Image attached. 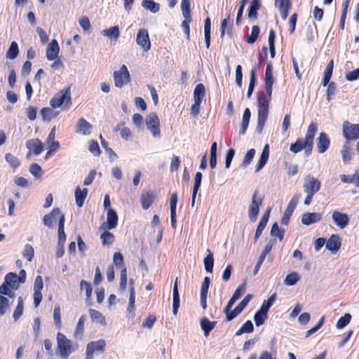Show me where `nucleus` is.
<instances>
[{
    "mask_svg": "<svg viewBox=\"0 0 359 359\" xmlns=\"http://www.w3.org/2000/svg\"><path fill=\"white\" fill-rule=\"evenodd\" d=\"M321 187L320 180L311 175H307L304 179L303 189L306 194L304 199V205H309L311 204L313 196L316 194Z\"/></svg>",
    "mask_w": 359,
    "mask_h": 359,
    "instance_id": "1",
    "label": "nucleus"
},
{
    "mask_svg": "<svg viewBox=\"0 0 359 359\" xmlns=\"http://www.w3.org/2000/svg\"><path fill=\"white\" fill-rule=\"evenodd\" d=\"M57 346L58 354L62 359H67L75 350L72 341L60 332L57 334Z\"/></svg>",
    "mask_w": 359,
    "mask_h": 359,
    "instance_id": "2",
    "label": "nucleus"
},
{
    "mask_svg": "<svg viewBox=\"0 0 359 359\" xmlns=\"http://www.w3.org/2000/svg\"><path fill=\"white\" fill-rule=\"evenodd\" d=\"M342 135L348 142L358 140L359 138V124L345 121L342 125Z\"/></svg>",
    "mask_w": 359,
    "mask_h": 359,
    "instance_id": "3",
    "label": "nucleus"
},
{
    "mask_svg": "<svg viewBox=\"0 0 359 359\" xmlns=\"http://www.w3.org/2000/svg\"><path fill=\"white\" fill-rule=\"evenodd\" d=\"M114 85L117 88H122L130 81V72L127 67L123 65L119 70L115 71L113 74Z\"/></svg>",
    "mask_w": 359,
    "mask_h": 359,
    "instance_id": "4",
    "label": "nucleus"
},
{
    "mask_svg": "<svg viewBox=\"0 0 359 359\" xmlns=\"http://www.w3.org/2000/svg\"><path fill=\"white\" fill-rule=\"evenodd\" d=\"M70 102V88H67L55 95L54 97L50 100V104L53 108H57L64 104H69Z\"/></svg>",
    "mask_w": 359,
    "mask_h": 359,
    "instance_id": "5",
    "label": "nucleus"
},
{
    "mask_svg": "<svg viewBox=\"0 0 359 359\" xmlns=\"http://www.w3.org/2000/svg\"><path fill=\"white\" fill-rule=\"evenodd\" d=\"M146 126L154 138H160V120L156 113H150L147 116Z\"/></svg>",
    "mask_w": 359,
    "mask_h": 359,
    "instance_id": "6",
    "label": "nucleus"
},
{
    "mask_svg": "<svg viewBox=\"0 0 359 359\" xmlns=\"http://www.w3.org/2000/svg\"><path fill=\"white\" fill-rule=\"evenodd\" d=\"M262 201L263 197L259 196L257 191H255L248 210V215L251 221L255 222L257 219L259 212V206L262 205Z\"/></svg>",
    "mask_w": 359,
    "mask_h": 359,
    "instance_id": "7",
    "label": "nucleus"
},
{
    "mask_svg": "<svg viewBox=\"0 0 359 359\" xmlns=\"http://www.w3.org/2000/svg\"><path fill=\"white\" fill-rule=\"evenodd\" d=\"M105 346L106 342L104 339L90 341L86 346V357L85 359H93L94 353L96 351H103Z\"/></svg>",
    "mask_w": 359,
    "mask_h": 359,
    "instance_id": "8",
    "label": "nucleus"
},
{
    "mask_svg": "<svg viewBox=\"0 0 359 359\" xmlns=\"http://www.w3.org/2000/svg\"><path fill=\"white\" fill-rule=\"evenodd\" d=\"M137 43L140 46L144 51H148L151 48L148 31L141 29L138 31L136 38Z\"/></svg>",
    "mask_w": 359,
    "mask_h": 359,
    "instance_id": "9",
    "label": "nucleus"
},
{
    "mask_svg": "<svg viewBox=\"0 0 359 359\" xmlns=\"http://www.w3.org/2000/svg\"><path fill=\"white\" fill-rule=\"evenodd\" d=\"M332 219L334 224L339 229H344L349 222V217L347 214L334 210L332 215Z\"/></svg>",
    "mask_w": 359,
    "mask_h": 359,
    "instance_id": "10",
    "label": "nucleus"
},
{
    "mask_svg": "<svg viewBox=\"0 0 359 359\" xmlns=\"http://www.w3.org/2000/svg\"><path fill=\"white\" fill-rule=\"evenodd\" d=\"M299 196L297 195H295L292 197L287 205L283 217L281 218V224L287 225L288 224L290 218L297 206Z\"/></svg>",
    "mask_w": 359,
    "mask_h": 359,
    "instance_id": "11",
    "label": "nucleus"
},
{
    "mask_svg": "<svg viewBox=\"0 0 359 359\" xmlns=\"http://www.w3.org/2000/svg\"><path fill=\"white\" fill-rule=\"evenodd\" d=\"M118 224V215L115 210L109 208L107 213V222L102 224L101 229H113L116 227Z\"/></svg>",
    "mask_w": 359,
    "mask_h": 359,
    "instance_id": "12",
    "label": "nucleus"
},
{
    "mask_svg": "<svg viewBox=\"0 0 359 359\" xmlns=\"http://www.w3.org/2000/svg\"><path fill=\"white\" fill-rule=\"evenodd\" d=\"M316 131H317L316 124L314 123H311L309 126L305 138L303 139L304 142L306 143V145H307V147H309V154H311L312 147H313V138H314Z\"/></svg>",
    "mask_w": 359,
    "mask_h": 359,
    "instance_id": "13",
    "label": "nucleus"
},
{
    "mask_svg": "<svg viewBox=\"0 0 359 359\" xmlns=\"http://www.w3.org/2000/svg\"><path fill=\"white\" fill-rule=\"evenodd\" d=\"M93 129V126L85 118H81L77 123L75 132L84 136L89 135Z\"/></svg>",
    "mask_w": 359,
    "mask_h": 359,
    "instance_id": "14",
    "label": "nucleus"
},
{
    "mask_svg": "<svg viewBox=\"0 0 359 359\" xmlns=\"http://www.w3.org/2000/svg\"><path fill=\"white\" fill-rule=\"evenodd\" d=\"M60 47L57 41L55 39L51 41L48 43L46 49V57L48 60H54L57 57L59 54Z\"/></svg>",
    "mask_w": 359,
    "mask_h": 359,
    "instance_id": "15",
    "label": "nucleus"
},
{
    "mask_svg": "<svg viewBox=\"0 0 359 359\" xmlns=\"http://www.w3.org/2000/svg\"><path fill=\"white\" fill-rule=\"evenodd\" d=\"M321 218V214L319 212H306L302 215L301 221L303 224L309 226L319 222Z\"/></svg>",
    "mask_w": 359,
    "mask_h": 359,
    "instance_id": "16",
    "label": "nucleus"
},
{
    "mask_svg": "<svg viewBox=\"0 0 359 359\" xmlns=\"http://www.w3.org/2000/svg\"><path fill=\"white\" fill-rule=\"evenodd\" d=\"M275 6L278 8L283 20H286L291 8L290 0H275Z\"/></svg>",
    "mask_w": 359,
    "mask_h": 359,
    "instance_id": "17",
    "label": "nucleus"
},
{
    "mask_svg": "<svg viewBox=\"0 0 359 359\" xmlns=\"http://www.w3.org/2000/svg\"><path fill=\"white\" fill-rule=\"evenodd\" d=\"M269 115V110L258 109L257 123L255 131L259 135L262 133Z\"/></svg>",
    "mask_w": 359,
    "mask_h": 359,
    "instance_id": "18",
    "label": "nucleus"
},
{
    "mask_svg": "<svg viewBox=\"0 0 359 359\" xmlns=\"http://www.w3.org/2000/svg\"><path fill=\"white\" fill-rule=\"evenodd\" d=\"M27 148L29 151H32L33 154L36 156L39 155L43 151V144L39 139H33L27 141Z\"/></svg>",
    "mask_w": 359,
    "mask_h": 359,
    "instance_id": "19",
    "label": "nucleus"
},
{
    "mask_svg": "<svg viewBox=\"0 0 359 359\" xmlns=\"http://www.w3.org/2000/svg\"><path fill=\"white\" fill-rule=\"evenodd\" d=\"M341 247L340 238L337 235H332L326 243V248L335 254Z\"/></svg>",
    "mask_w": 359,
    "mask_h": 359,
    "instance_id": "20",
    "label": "nucleus"
},
{
    "mask_svg": "<svg viewBox=\"0 0 359 359\" xmlns=\"http://www.w3.org/2000/svg\"><path fill=\"white\" fill-rule=\"evenodd\" d=\"M269 215H270V209H269L264 214V215L261 218V220L259 222V224L257 227L255 234V238H254L255 242H256L258 240L259 237L261 236L263 230L264 229V228L269 221Z\"/></svg>",
    "mask_w": 359,
    "mask_h": 359,
    "instance_id": "21",
    "label": "nucleus"
},
{
    "mask_svg": "<svg viewBox=\"0 0 359 359\" xmlns=\"http://www.w3.org/2000/svg\"><path fill=\"white\" fill-rule=\"evenodd\" d=\"M330 140L327 135L324 133H320L318 138L317 149L320 154H323L330 146Z\"/></svg>",
    "mask_w": 359,
    "mask_h": 359,
    "instance_id": "22",
    "label": "nucleus"
},
{
    "mask_svg": "<svg viewBox=\"0 0 359 359\" xmlns=\"http://www.w3.org/2000/svg\"><path fill=\"white\" fill-rule=\"evenodd\" d=\"M341 154L344 163H347L352 159L353 152L350 142L346 141L344 142L342 146Z\"/></svg>",
    "mask_w": 359,
    "mask_h": 359,
    "instance_id": "23",
    "label": "nucleus"
},
{
    "mask_svg": "<svg viewBox=\"0 0 359 359\" xmlns=\"http://www.w3.org/2000/svg\"><path fill=\"white\" fill-rule=\"evenodd\" d=\"M88 193V190L86 188H84L83 189H81L79 187L76 188L74 195L76 204L79 208L83 206L85 200L87 197Z\"/></svg>",
    "mask_w": 359,
    "mask_h": 359,
    "instance_id": "24",
    "label": "nucleus"
},
{
    "mask_svg": "<svg viewBox=\"0 0 359 359\" xmlns=\"http://www.w3.org/2000/svg\"><path fill=\"white\" fill-rule=\"evenodd\" d=\"M269 156V147L268 144H266L264 147V149L262 150L261 156L257 162V166H256V172H259L260 170H262L265 164L266 163L268 158Z\"/></svg>",
    "mask_w": 359,
    "mask_h": 359,
    "instance_id": "25",
    "label": "nucleus"
},
{
    "mask_svg": "<svg viewBox=\"0 0 359 359\" xmlns=\"http://www.w3.org/2000/svg\"><path fill=\"white\" fill-rule=\"evenodd\" d=\"M251 113L248 108H246L244 110L241 123V128L239 130V134L241 135H243L245 134L246 130L248 129L250 120Z\"/></svg>",
    "mask_w": 359,
    "mask_h": 359,
    "instance_id": "26",
    "label": "nucleus"
},
{
    "mask_svg": "<svg viewBox=\"0 0 359 359\" xmlns=\"http://www.w3.org/2000/svg\"><path fill=\"white\" fill-rule=\"evenodd\" d=\"M55 126H53L51 130L50 131L46 141L48 147H51V150H57L60 147L59 142L55 141Z\"/></svg>",
    "mask_w": 359,
    "mask_h": 359,
    "instance_id": "27",
    "label": "nucleus"
},
{
    "mask_svg": "<svg viewBox=\"0 0 359 359\" xmlns=\"http://www.w3.org/2000/svg\"><path fill=\"white\" fill-rule=\"evenodd\" d=\"M177 280H178V278H176L175 283H174V286H173L172 312H173L174 315L177 314L178 309L180 307V294H179L178 287H177Z\"/></svg>",
    "mask_w": 359,
    "mask_h": 359,
    "instance_id": "28",
    "label": "nucleus"
},
{
    "mask_svg": "<svg viewBox=\"0 0 359 359\" xmlns=\"http://www.w3.org/2000/svg\"><path fill=\"white\" fill-rule=\"evenodd\" d=\"M60 210L58 208H55L52 210L50 214L44 215L43 222L45 226H51V225L56 222V219L54 218L55 216L60 215Z\"/></svg>",
    "mask_w": 359,
    "mask_h": 359,
    "instance_id": "29",
    "label": "nucleus"
},
{
    "mask_svg": "<svg viewBox=\"0 0 359 359\" xmlns=\"http://www.w3.org/2000/svg\"><path fill=\"white\" fill-rule=\"evenodd\" d=\"M200 324H201V329L204 332V335L205 337H208L209 335V333L215 327L216 322L210 321L207 318L203 317V318H201Z\"/></svg>",
    "mask_w": 359,
    "mask_h": 359,
    "instance_id": "30",
    "label": "nucleus"
},
{
    "mask_svg": "<svg viewBox=\"0 0 359 359\" xmlns=\"http://www.w3.org/2000/svg\"><path fill=\"white\" fill-rule=\"evenodd\" d=\"M40 114L44 121H50L58 115V111L50 107H44L41 109Z\"/></svg>",
    "mask_w": 359,
    "mask_h": 359,
    "instance_id": "31",
    "label": "nucleus"
},
{
    "mask_svg": "<svg viewBox=\"0 0 359 359\" xmlns=\"http://www.w3.org/2000/svg\"><path fill=\"white\" fill-rule=\"evenodd\" d=\"M303 149H305L306 155L309 156V147L306 145L303 139H298L295 143L292 144L290 147V150L295 154L302 151Z\"/></svg>",
    "mask_w": 359,
    "mask_h": 359,
    "instance_id": "32",
    "label": "nucleus"
},
{
    "mask_svg": "<svg viewBox=\"0 0 359 359\" xmlns=\"http://www.w3.org/2000/svg\"><path fill=\"white\" fill-rule=\"evenodd\" d=\"M208 255L203 259L204 268L206 272L212 273L214 266V257L212 252L208 249Z\"/></svg>",
    "mask_w": 359,
    "mask_h": 359,
    "instance_id": "33",
    "label": "nucleus"
},
{
    "mask_svg": "<svg viewBox=\"0 0 359 359\" xmlns=\"http://www.w3.org/2000/svg\"><path fill=\"white\" fill-rule=\"evenodd\" d=\"M205 86L202 83H198L196 85L194 90V102H201L202 100L205 97Z\"/></svg>",
    "mask_w": 359,
    "mask_h": 359,
    "instance_id": "34",
    "label": "nucleus"
},
{
    "mask_svg": "<svg viewBox=\"0 0 359 359\" xmlns=\"http://www.w3.org/2000/svg\"><path fill=\"white\" fill-rule=\"evenodd\" d=\"M154 195L152 193L150 192H145L142 193L141 196V203L142 205V208L144 210H147L151 205L152 204L154 199Z\"/></svg>",
    "mask_w": 359,
    "mask_h": 359,
    "instance_id": "35",
    "label": "nucleus"
},
{
    "mask_svg": "<svg viewBox=\"0 0 359 359\" xmlns=\"http://www.w3.org/2000/svg\"><path fill=\"white\" fill-rule=\"evenodd\" d=\"M142 6L152 13L158 12L160 9L159 4L154 2L153 0H143L142 2Z\"/></svg>",
    "mask_w": 359,
    "mask_h": 359,
    "instance_id": "36",
    "label": "nucleus"
},
{
    "mask_svg": "<svg viewBox=\"0 0 359 359\" xmlns=\"http://www.w3.org/2000/svg\"><path fill=\"white\" fill-rule=\"evenodd\" d=\"M104 36L111 38L116 41L120 36L119 29L118 26L112 27L109 29H104L102 32Z\"/></svg>",
    "mask_w": 359,
    "mask_h": 359,
    "instance_id": "37",
    "label": "nucleus"
},
{
    "mask_svg": "<svg viewBox=\"0 0 359 359\" xmlns=\"http://www.w3.org/2000/svg\"><path fill=\"white\" fill-rule=\"evenodd\" d=\"M333 67H334V62H333V60H331L327 64V65L326 67V69L324 73V76H323V86H326L328 85L332 75Z\"/></svg>",
    "mask_w": 359,
    "mask_h": 359,
    "instance_id": "38",
    "label": "nucleus"
},
{
    "mask_svg": "<svg viewBox=\"0 0 359 359\" xmlns=\"http://www.w3.org/2000/svg\"><path fill=\"white\" fill-rule=\"evenodd\" d=\"M88 311L92 321L99 323L102 325L105 324V318L100 311L92 309H90Z\"/></svg>",
    "mask_w": 359,
    "mask_h": 359,
    "instance_id": "39",
    "label": "nucleus"
},
{
    "mask_svg": "<svg viewBox=\"0 0 359 359\" xmlns=\"http://www.w3.org/2000/svg\"><path fill=\"white\" fill-rule=\"evenodd\" d=\"M17 281H18V276L15 273H8L6 274L4 278V282L9 285L11 289H17Z\"/></svg>",
    "mask_w": 359,
    "mask_h": 359,
    "instance_id": "40",
    "label": "nucleus"
},
{
    "mask_svg": "<svg viewBox=\"0 0 359 359\" xmlns=\"http://www.w3.org/2000/svg\"><path fill=\"white\" fill-rule=\"evenodd\" d=\"M264 93H262L258 97V109L269 110V100Z\"/></svg>",
    "mask_w": 359,
    "mask_h": 359,
    "instance_id": "41",
    "label": "nucleus"
},
{
    "mask_svg": "<svg viewBox=\"0 0 359 359\" xmlns=\"http://www.w3.org/2000/svg\"><path fill=\"white\" fill-rule=\"evenodd\" d=\"M260 0H252L248 10V18H256L257 11L260 8Z\"/></svg>",
    "mask_w": 359,
    "mask_h": 359,
    "instance_id": "42",
    "label": "nucleus"
},
{
    "mask_svg": "<svg viewBox=\"0 0 359 359\" xmlns=\"http://www.w3.org/2000/svg\"><path fill=\"white\" fill-rule=\"evenodd\" d=\"M19 53L18 43L15 41L11 42L10 47L7 51L6 57L10 60L16 58Z\"/></svg>",
    "mask_w": 359,
    "mask_h": 359,
    "instance_id": "43",
    "label": "nucleus"
},
{
    "mask_svg": "<svg viewBox=\"0 0 359 359\" xmlns=\"http://www.w3.org/2000/svg\"><path fill=\"white\" fill-rule=\"evenodd\" d=\"M275 38H276L275 32L273 29H270L269 34L268 41H269L270 55L272 58H273L275 57V54H276Z\"/></svg>",
    "mask_w": 359,
    "mask_h": 359,
    "instance_id": "44",
    "label": "nucleus"
},
{
    "mask_svg": "<svg viewBox=\"0 0 359 359\" xmlns=\"http://www.w3.org/2000/svg\"><path fill=\"white\" fill-rule=\"evenodd\" d=\"M256 83V70L255 69H252L250 74V83L248 86L247 97L250 98L253 92Z\"/></svg>",
    "mask_w": 359,
    "mask_h": 359,
    "instance_id": "45",
    "label": "nucleus"
},
{
    "mask_svg": "<svg viewBox=\"0 0 359 359\" xmlns=\"http://www.w3.org/2000/svg\"><path fill=\"white\" fill-rule=\"evenodd\" d=\"M274 83L273 74H265V88L268 97H271L272 94V86Z\"/></svg>",
    "mask_w": 359,
    "mask_h": 359,
    "instance_id": "46",
    "label": "nucleus"
},
{
    "mask_svg": "<svg viewBox=\"0 0 359 359\" xmlns=\"http://www.w3.org/2000/svg\"><path fill=\"white\" fill-rule=\"evenodd\" d=\"M135 288L133 286H130V297H129V302L127 308L128 313H130L135 311Z\"/></svg>",
    "mask_w": 359,
    "mask_h": 359,
    "instance_id": "47",
    "label": "nucleus"
},
{
    "mask_svg": "<svg viewBox=\"0 0 359 359\" xmlns=\"http://www.w3.org/2000/svg\"><path fill=\"white\" fill-rule=\"evenodd\" d=\"M284 229L279 228L278 223L275 222L271 229V236L277 237L280 241H282L284 237Z\"/></svg>",
    "mask_w": 359,
    "mask_h": 359,
    "instance_id": "48",
    "label": "nucleus"
},
{
    "mask_svg": "<svg viewBox=\"0 0 359 359\" xmlns=\"http://www.w3.org/2000/svg\"><path fill=\"white\" fill-rule=\"evenodd\" d=\"M276 299V294H271L269 298L267 300H264L260 310L262 311V313H266L267 314V312L269 309V308L273 305L274 302Z\"/></svg>",
    "mask_w": 359,
    "mask_h": 359,
    "instance_id": "49",
    "label": "nucleus"
},
{
    "mask_svg": "<svg viewBox=\"0 0 359 359\" xmlns=\"http://www.w3.org/2000/svg\"><path fill=\"white\" fill-rule=\"evenodd\" d=\"M181 9L184 18H191L189 0H181Z\"/></svg>",
    "mask_w": 359,
    "mask_h": 359,
    "instance_id": "50",
    "label": "nucleus"
},
{
    "mask_svg": "<svg viewBox=\"0 0 359 359\" xmlns=\"http://www.w3.org/2000/svg\"><path fill=\"white\" fill-rule=\"evenodd\" d=\"M299 278L297 273H289L284 280V284L287 286L294 285L299 280Z\"/></svg>",
    "mask_w": 359,
    "mask_h": 359,
    "instance_id": "51",
    "label": "nucleus"
},
{
    "mask_svg": "<svg viewBox=\"0 0 359 359\" xmlns=\"http://www.w3.org/2000/svg\"><path fill=\"white\" fill-rule=\"evenodd\" d=\"M254 327L251 320H248L236 332V336H240L243 333H250L253 331Z\"/></svg>",
    "mask_w": 359,
    "mask_h": 359,
    "instance_id": "52",
    "label": "nucleus"
},
{
    "mask_svg": "<svg viewBox=\"0 0 359 359\" xmlns=\"http://www.w3.org/2000/svg\"><path fill=\"white\" fill-rule=\"evenodd\" d=\"M23 257H25L28 262H32L34 255V250L31 245L26 244L25 245L23 252Z\"/></svg>",
    "mask_w": 359,
    "mask_h": 359,
    "instance_id": "53",
    "label": "nucleus"
},
{
    "mask_svg": "<svg viewBox=\"0 0 359 359\" xmlns=\"http://www.w3.org/2000/svg\"><path fill=\"white\" fill-rule=\"evenodd\" d=\"M86 317L82 316L80 317L74 331V336L78 337L82 336L84 330V323Z\"/></svg>",
    "mask_w": 359,
    "mask_h": 359,
    "instance_id": "54",
    "label": "nucleus"
},
{
    "mask_svg": "<svg viewBox=\"0 0 359 359\" xmlns=\"http://www.w3.org/2000/svg\"><path fill=\"white\" fill-rule=\"evenodd\" d=\"M351 315L350 313H346L344 316L341 317L336 325V327L337 329H343L344 327H346L351 321Z\"/></svg>",
    "mask_w": 359,
    "mask_h": 359,
    "instance_id": "55",
    "label": "nucleus"
},
{
    "mask_svg": "<svg viewBox=\"0 0 359 359\" xmlns=\"http://www.w3.org/2000/svg\"><path fill=\"white\" fill-rule=\"evenodd\" d=\"M23 309L24 306L22 298L21 297H19L18 299V305L13 314V317L15 320H17L22 314Z\"/></svg>",
    "mask_w": 359,
    "mask_h": 359,
    "instance_id": "56",
    "label": "nucleus"
},
{
    "mask_svg": "<svg viewBox=\"0 0 359 359\" xmlns=\"http://www.w3.org/2000/svg\"><path fill=\"white\" fill-rule=\"evenodd\" d=\"M100 239L102 243L105 245H111L114 241V236L112 233L105 231L101 236Z\"/></svg>",
    "mask_w": 359,
    "mask_h": 359,
    "instance_id": "57",
    "label": "nucleus"
},
{
    "mask_svg": "<svg viewBox=\"0 0 359 359\" xmlns=\"http://www.w3.org/2000/svg\"><path fill=\"white\" fill-rule=\"evenodd\" d=\"M29 172L36 178L41 177L43 173V171L41 166L36 163L31 164L29 167Z\"/></svg>",
    "mask_w": 359,
    "mask_h": 359,
    "instance_id": "58",
    "label": "nucleus"
},
{
    "mask_svg": "<svg viewBox=\"0 0 359 359\" xmlns=\"http://www.w3.org/2000/svg\"><path fill=\"white\" fill-rule=\"evenodd\" d=\"M5 159L8 163L10 166L14 169L17 168L20 165L18 158L10 153H8L5 155Z\"/></svg>",
    "mask_w": 359,
    "mask_h": 359,
    "instance_id": "59",
    "label": "nucleus"
},
{
    "mask_svg": "<svg viewBox=\"0 0 359 359\" xmlns=\"http://www.w3.org/2000/svg\"><path fill=\"white\" fill-rule=\"evenodd\" d=\"M267 317V314L266 313H262V310H259L255 313L254 316V320L257 326H260L264 324L265 319Z\"/></svg>",
    "mask_w": 359,
    "mask_h": 359,
    "instance_id": "60",
    "label": "nucleus"
},
{
    "mask_svg": "<svg viewBox=\"0 0 359 359\" xmlns=\"http://www.w3.org/2000/svg\"><path fill=\"white\" fill-rule=\"evenodd\" d=\"M255 155V150L254 149H249L247 151L246 154L245 155L243 161L242 163V166L243 168H245L248 165H249L250 164L252 160L253 159Z\"/></svg>",
    "mask_w": 359,
    "mask_h": 359,
    "instance_id": "61",
    "label": "nucleus"
},
{
    "mask_svg": "<svg viewBox=\"0 0 359 359\" xmlns=\"http://www.w3.org/2000/svg\"><path fill=\"white\" fill-rule=\"evenodd\" d=\"M259 27L257 25H254L250 36H248L247 41L251 44L254 43L259 36Z\"/></svg>",
    "mask_w": 359,
    "mask_h": 359,
    "instance_id": "62",
    "label": "nucleus"
},
{
    "mask_svg": "<svg viewBox=\"0 0 359 359\" xmlns=\"http://www.w3.org/2000/svg\"><path fill=\"white\" fill-rule=\"evenodd\" d=\"M0 294L4 295H8L9 297H14V292L12 291V289L7 285L5 282L2 283L0 286Z\"/></svg>",
    "mask_w": 359,
    "mask_h": 359,
    "instance_id": "63",
    "label": "nucleus"
},
{
    "mask_svg": "<svg viewBox=\"0 0 359 359\" xmlns=\"http://www.w3.org/2000/svg\"><path fill=\"white\" fill-rule=\"evenodd\" d=\"M89 151L95 156L100 154V147L97 141L91 140L88 147Z\"/></svg>",
    "mask_w": 359,
    "mask_h": 359,
    "instance_id": "64",
    "label": "nucleus"
}]
</instances>
